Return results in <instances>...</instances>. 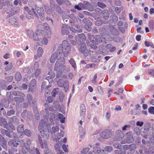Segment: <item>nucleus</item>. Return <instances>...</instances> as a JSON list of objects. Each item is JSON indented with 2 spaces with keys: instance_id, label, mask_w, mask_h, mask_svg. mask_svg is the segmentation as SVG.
Here are the masks:
<instances>
[{
  "instance_id": "23",
  "label": "nucleus",
  "mask_w": 154,
  "mask_h": 154,
  "mask_svg": "<svg viewBox=\"0 0 154 154\" xmlns=\"http://www.w3.org/2000/svg\"><path fill=\"white\" fill-rule=\"evenodd\" d=\"M85 107L84 105L82 104L81 106L80 115L81 116L84 117L85 115Z\"/></svg>"
},
{
  "instance_id": "55",
  "label": "nucleus",
  "mask_w": 154,
  "mask_h": 154,
  "mask_svg": "<svg viewBox=\"0 0 154 154\" xmlns=\"http://www.w3.org/2000/svg\"><path fill=\"white\" fill-rule=\"evenodd\" d=\"M95 37L97 43L102 41V38L100 35H97L95 36Z\"/></svg>"
},
{
  "instance_id": "22",
  "label": "nucleus",
  "mask_w": 154,
  "mask_h": 154,
  "mask_svg": "<svg viewBox=\"0 0 154 154\" xmlns=\"http://www.w3.org/2000/svg\"><path fill=\"white\" fill-rule=\"evenodd\" d=\"M88 38L90 39V41L94 44H97L96 38L93 35H91L90 33L88 34Z\"/></svg>"
},
{
  "instance_id": "56",
  "label": "nucleus",
  "mask_w": 154,
  "mask_h": 154,
  "mask_svg": "<svg viewBox=\"0 0 154 154\" xmlns=\"http://www.w3.org/2000/svg\"><path fill=\"white\" fill-rule=\"evenodd\" d=\"M68 15V17H69L70 18L72 19L74 21H76L77 20V19L75 17L74 15L73 14H71Z\"/></svg>"
},
{
  "instance_id": "63",
  "label": "nucleus",
  "mask_w": 154,
  "mask_h": 154,
  "mask_svg": "<svg viewBox=\"0 0 154 154\" xmlns=\"http://www.w3.org/2000/svg\"><path fill=\"white\" fill-rule=\"evenodd\" d=\"M13 78L14 77L13 76H10L9 77H7L5 78V79L7 81L10 82H11L13 80Z\"/></svg>"
},
{
  "instance_id": "24",
  "label": "nucleus",
  "mask_w": 154,
  "mask_h": 154,
  "mask_svg": "<svg viewBox=\"0 0 154 154\" xmlns=\"http://www.w3.org/2000/svg\"><path fill=\"white\" fill-rule=\"evenodd\" d=\"M61 32L63 34L67 35L68 34L67 26L66 25H63L62 26Z\"/></svg>"
},
{
  "instance_id": "14",
  "label": "nucleus",
  "mask_w": 154,
  "mask_h": 154,
  "mask_svg": "<svg viewBox=\"0 0 154 154\" xmlns=\"http://www.w3.org/2000/svg\"><path fill=\"white\" fill-rule=\"evenodd\" d=\"M112 133L108 130H105L102 132L100 134L101 137L104 139H107L111 137Z\"/></svg>"
},
{
  "instance_id": "57",
  "label": "nucleus",
  "mask_w": 154,
  "mask_h": 154,
  "mask_svg": "<svg viewBox=\"0 0 154 154\" xmlns=\"http://www.w3.org/2000/svg\"><path fill=\"white\" fill-rule=\"evenodd\" d=\"M57 8H56L57 9V12L59 14H61L63 13V11L62 10L61 8V7L59 6V5H56Z\"/></svg>"
},
{
  "instance_id": "17",
  "label": "nucleus",
  "mask_w": 154,
  "mask_h": 154,
  "mask_svg": "<svg viewBox=\"0 0 154 154\" xmlns=\"http://www.w3.org/2000/svg\"><path fill=\"white\" fill-rule=\"evenodd\" d=\"M49 76L47 77L45 79L49 83H52L53 82V79L54 78L55 75L54 72L52 71L49 72Z\"/></svg>"
},
{
  "instance_id": "13",
  "label": "nucleus",
  "mask_w": 154,
  "mask_h": 154,
  "mask_svg": "<svg viewBox=\"0 0 154 154\" xmlns=\"http://www.w3.org/2000/svg\"><path fill=\"white\" fill-rule=\"evenodd\" d=\"M75 39L77 43L79 45L82 42H84L86 39V37L83 33L79 34L75 36Z\"/></svg>"
},
{
  "instance_id": "60",
  "label": "nucleus",
  "mask_w": 154,
  "mask_h": 154,
  "mask_svg": "<svg viewBox=\"0 0 154 154\" xmlns=\"http://www.w3.org/2000/svg\"><path fill=\"white\" fill-rule=\"evenodd\" d=\"M113 146L116 149H119L121 147V145L118 143H115L113 144Z\"/></svg>"
},
{
  "instance_id": "20",
  "label": "nucleus",
  "mask_w": 154,
  "mask_h": 154,
  "mask_svg": "<svg viewBox=\"0 0 154 154\" xmlns=\"http://www.w3.org/2000/svg\"><path fill=\"white\" fill-rule=\"evenodd\" d=\"M0 125L3 126L5 128H7L8 124L6 120L2 117L0 118Z\"/></svg>"
},
{
  "instance_id": "21",
  "label": "nucleus",
  "mask_w": 154,
  "mask_h": 154,
  "mask_svg": "<svg viewBox=\"0 0 154 154\" xmlns=\"http://www.w3.org/2000/svg\"><path fill=\"white\" fill-rule=\"evenodd\" d=\"M20 11L19 8L18 7H15L12 8L10 12V14L12 16L15 14L18 13Z\"/></svg>"
},
{
  "instance_id": "35",
  "label": "nucleus",
  "mask_w": 154,
  "mask_h": 154,
  "mask_svg": "<svg viewBox=\"0 0 154 154\" xmlns=\"http://www.w3.org/2000/svg\"><path fill=\"white\" fill-rule=\"evenodd\" d=\"M51 117H50V120L52 125L54 124V121L55 120V115L53 113H51Z\"/></svg>"
},
{
  "instance_id": "4",
  "label": "nucleus",
  "mask_w": 154,
  "mask_h": 154,
  "mask_svg": "<svg viewBox=\"0 0 154 154\" xmlns=\"http://www.w3.org/2000/svg\"><path fill=\"white\" fill-rule=\"evenodd\" d=\"M20 143V145L23 147L22 151L23 154H40L37 148L30 152L29 147L27 146L23 140H21Z\"/></svg>"
},
{
  "instance_id": "42",
  "label": "nucleus",
  "mask_w": 154,
  "mask_h": 154,
  "mask_svg": "<svg viewBox=\"0 0 154 154\" xmlns=\"http://www.w3.org/2000/svg\"><path fill=\"white\" fill-rule=\"evenodd\" d=\"M44 8L46 13L48 14H50L51 13V10L48 6L47 5H45Z\"/></svg>"
},
{
  "instance_id": "2",
  "label": "nucleus",
  "mask_w": 154,
  "mask_h": 154,
  "mask_svg": "<svg viewBox=\"0 0 154 154\" xmlns=\"http://www.w3.org/2000/svg\"><path fill=\"white\" fill-rule=\"evenodd\" d=\"M71 47L67 41L64 40L62 42V44H57L54 46V50L57 51V52L61 53L65 57L69 56L71 51Z\"/></svg>"
},
{
  "instance_id": "7",
  "label": "nucleus",
  "mask_w": 154,
  "mask_h": 154,
  "mask_svg": "<svg viewBox=\"0 0 154 154\" xmlns=\"http://www.w3.org/2000/svg\"><path fill=\"white\" fill-rule=\"evenodd\" d=\"M38 142L40 144L41 147L42 148L44 149V154H48V152L51 151L48 148L47 143L45 140H42L41 137H38Z\"/></svg>"
},
{
  "instance_id": "47",
  "label": "nucleus",
  "mask_w": 154,
  "mask_h": 154,
  "mask_svg": "<svg viewBox=\"0 0 154 154\" xmlns=\"http://www.w3.org/2000/svg\"><path fill=\"white\" fill-rule=\"evenodd\" d=\"M112 18L113 21L114 22H116L118 20V18L116 16V15L114 14H112Z\"/></svg>"
},
{
  "instance_id": "43",
  "label": "nucleus",
  "mask_w": 154,
  "mask_h": 154,
  "mask_svg": "<svg viewBox=\"0 0 154 154\" xmlns=\"http://www.w3.org/2000/svg\"><path fill=\"white\" fill-rule=\"evenodd\" d=\"M59 91V89L58 88H56L54 89L52 92V95L53 97H55V96L58 94Z\"/></svg>"
},
{
  "instance_id": "49",
  "label": "nucleus",
  "mask_w": 154,
  "mask_h": 154,
  "mask_svg": "<svg viewBox=\"0 0 154 154\" xmlns=\"http://www.w3.org/2000/svg\"><path fill=\"white\" fill-rule=\"evenodd\" d=\"M90 150L89 148L87 147L84 148L81 151L82 153L84 154H86L88 151Z\"/></svg>"
},
{
  "instance_id": "48",
  "label": "nucleus",
  "mask_w": 154,
  "mask_h": 154,
  "mask_svg": "<svg viewBox=\"0 0 154 154\" xmlns=\"http://www.w3.org/2000/svg\"><path fill=\"white\" fill-rule=\"evenodd\" d=\"M32 98V97L30 94H28L27 95V99L26 100L28 103H29L31 102Z\"/></svg>"
},
{
  "instance_id": "51",
  "label": "nucleus",
  "mask_w": 154,
  "mask_h": 154,
  "mask_svg": "<svg viewBox=\"0 0 154 154\" xmlns=\"http://www.w3.org/2000/svg\"><path fill=\"white\" fill-rule=\"evenodd\" d=\"M105 150L106 152H110L112 151V148L110 146H107L105 148Z\"/></svg>"
},
{
  "instance_id": "46",
  "label": "nucleus",
  "mask_w": 154,
  "mask_h": 154,
  "mask_svg": "<svg viewBox=\"0 0 154 154\" xmlns=\"http://www.w3.org/2000/svg\"><path fill=\"white\" fill-rule=\"evenodd\" d=\"M24 132V134L28 137L31 136L32 134L31 131L28 129H26Z\"/></svg>"
},
{
  "instance_id": "45",
  "label": "nucleus",
  "mask_w": 154,
  "mask_h": 154,
  "mask_svg": "<svg viewBox=\"0 0 154 154\" xmlns=\"http://www.w3.org/2000/svg\"><path fill=\"white\" fill-rule=\"evenodd\" d=\"M132 137L131 133L128 132L127 133L126 140L128 142L131 140Z\"/></svg>"
},
{
  "instance_id": "25",
  "label": "nucleus",
  "mask_w": 154,
  "mask_h": 154,
  "mask_svg": "<svg viewBox=\"0 0 154 154\" xmlns=\"http://www.w3.org/2000/svg\"><path fill=\"white\" fill-rule=\"evenodd\" d=\"M79 131L80 132V138L82 139H84L85 135V130L81 128H79Z\"/></svg>"
},
{
  "instance_id": "36",
  "label": "nucleus",
  "mask_w": 154,
  "mask_h": 154,
  "mask_svg": "<svg viewBox=\"0 0 154 154\" xmlns=\"http://www.w3.org/2000/svg\"><path fill=\"white\" fill-rule=\"evenodd\" d=\"M37 56L38 57H40L43 54V49L41 47H38L37 51Z\"/></svg>"
},
{
  "instance_id": "38",
  "label": "nucleus",
  "mask_w": 154,
  "mask_h": 154,
  "mask_svg": "<svg viewBox=\"0 0 154 154\" xmlns=\"http://www.w3.org/2000/svg\"><path fill=\"white\" fill-rule=\"evenodd\" d=\"M144 43L145 45L147 47H151L153 48H154V45H153L152 42H150L148 41L147 42L146 41L144 42Z\"/></svg>"
},
{
  "instance_id": "53",
  "label": "nucleus",
  "mask_w": 154,
  "mask_h": 154,
  "mask_svg": "<svg viewBox=\"0 0 154 154\" xmlns=\"http://www.w3.org/2000/svg\"><path fill=\"white\" fill-rule=\"evenodd\" d=\"M51 11L52 16L54 17H56L57 15V9L56 8L55 9L52 10Z\"/></svg>"
},
{
  "instance_id": "16",
  "label": "nucleus",
  "mask_w": 154,
  "mask_h": 154,
  "mask_svg": "<svg viewBox=\"0 0 154 154\" xmlns=\"http://www.w3.org/2000/svg\"><path fill=\"white\" fill-rule=\"evenodd\" d=\"M36 81L33 79L32 80L29 87V90L31 92H34L35 89Z\"/></svg>"
},
{
  "instance_id": "5",
  "label": "nucleus",
  "mask_w": 154,
  "mask_h": 154,
  "mask_svg": "<svg viewBox=\"0 0 154 154\" xmlns=\"http://www.w3.org/2000/svg\"><path fill=\"white\" fill-rule=\"evenodd\" d=\"M59 130V128L57 126H53L52 128L51 132L52 134V138L53 141H56L60 139L61 137L63 136V134H61L60 133H57V135H56L55 133Z\"/></svg>"
},
{
  "instance_id": "28",
  "label": "nucleus",
  "mask_w": 154,
  "mask_h": 154,
  "mask_svg": "<svg viewBox=\"0 0 154 154\" xmlns=\"http://www.w3.org/2000/svg\"><path fill=\"white\" fill-rule=\"evenodd\" d=\"M13 67V65L12 63H10L8 65H7L5 67V69L6 70L4 72V73L6 75L7 73V71L9 70H11Z\"/></svg>"
},
{
  "instance_id": "10",
  "label": "nucleus",
  "mask_w": 154,
  "mask_h": 154,
  "mask_svg": "<svg viewBox=\"0 0 154 154\" xmlns=\"http://www.w3.org/2000/svg\"><path fill=\"white\" fill-rule=\"evenodd\" d=\"M79 44L81 45V46L79 48V51L83 54L85 56H87L88 55V52L85 43L84 42H82V43H80Z\"/></svg>"
},
{
  "instance_id": "8",
  "label": "nucleus",
  "mask_w": 154,
  "mask_h": 154,
  "mask_svg": "<svg viewBox=\"0 0 154 154\" xmlns=\"http://www.w3.org/2000/svg\"><path fill=\"white\" fill-rule=\"evenodd\" d=\"M35 9L38 15V16L37 17L39 18L41 20H44L45 19V17L44 15V11L43 8L35 6Z\"/></svg>"
},
{
  "instance_id": "41",
  "label": "nucleus",
  "mask_w": 154,
  "mask_h": 154,
  "mask_svg": "<svg viewBox=\"0 0 154 154\" xmlns=\"http://www.w3.org/2000/svg\"><path fill=\"white\" fill-rule=\"evenodd\" d=\"M17 130L18 131L22 133L24 131L23 125H20L17 128Z\"/></svg>"
},
{
  "instance_id": "33",
  "label": "nucleus",
  "mask_w": 154,
  "mask_h": 154,
  "mask_svg": "<svg viewBox=\"0 0 154 154\" xmlns=\"http://www.w3.org/2000/svg\"><path fill=\"white\" fill-rule=\"evenodd\" d=\"M84 8V5L82 3H79L77 5H75V8L78 10H81Z\"/></svg>"
},
{
  "instance_id": "1",
  "label": "nucleus",
  "mask_w": 154,
  "mask_h": 154,
  "mask_svg": "<svg viewBox=\"0 0 154 154\" xmlns=\"http://www.w3.org/2000/svg\"><path fill=\"white\" fill-rule=\"evenodd\" d=\"M27 34L30 38H33L34 41H37L38 44L40 45H42L43 43L46 45L48 43V38L43 37V36L40 34L39 31L38 30H36L35 33L32 31L28 30L27 31Z\"/></svg>"
},
{
  "instance_id": "44",
  "label": "nucleus",
  "mask_w": 154,
  "mask_h": 154,
  "mask_svg": "<svg viewBox=\"0 0 154 154\" xmlns=\"http://www.w3.org/2000/svg\"><path fill=\"white\" fill-rule=\"evenodd\" d=\"M104 13H106V14H103V18L106 20L108 19L109 17V14L108 13V11L105 10L104 11Z\"/></svg>"
},
{
  "instance_id": "34",
  "label": "nucleus",
  "mask_w": 154,
  "mask_h": 154,
  "mask_svg": "<svg viewBox=\"0 0 154 154\" xmlns=\"http://www.w3.org/2000/svg\"><path fill=\"white\" fill-rule=\"evenodd\" d=\"M50 4L51 10L55 9L57 8L56 5H55V3L53 0H50Z\"/></svg>"
},
{
  "instance_id": "15",
  "label": "nucleus",
  "mask_w": 154,
  "mask_h": 154,
  "mask_svg": "<svg viewBox=\"0 0 154 154\" xmlns=\"http://www.w3.org/2000/svg\"><path fill=\"white\" fill-rule=\"evenodd\" d=\"M150 124L149 122L145 123L144 126V132L147 135H150L152 133V131L151 129Z\"/></svg>"
},
{
  "instance_id": "64",
  "label": "nucleus",
  "mask_w": 154,
  "mask_h": 154,
  "mask_svg": "<svg viewBox=\"0 0 154 154\" xmlns=\"http://www.w3.org/2000/svg\"><path fill=\"white\" fill-rule=\"evenodd\" d=\"M149 112L151 113L154 114V107L153 106H151L148 109Z\"/></svg>"
},
{
  "instance_id": "12",
  "label": "nucleus",
  "mask_w": 154,
  "mask_h": 154,
  "mask_svg": "<svg viewBox=\"0 0 154 154\" xmlns=\"http://www.w3.org/2000/svg\"><path fill=\"white\" fill-rule=\"evenodd\" d=\"M124 137V134L123 132L121 130L117 131L116 133L115 137L114 140L119 141L121 140Z\"/></svg>"
},
{
  "instance_id": "9",
  "label": "nucleus",
  "mask_w": 154,
  "mask_h": 154,
  "mask_svg": "<svg viewBox=\"0 0 154 154\" xmlns=\"http://www.w3.org/2000/svg\"><path fill=\"white\" fill-rule=\"evenodd\" d=\"M57 84L58 86L60 87H64L65 91H67L69 89V85L68 82L66 81L63 82V80L59 79L57 81Z\"/></svg>"
},
{
  "instance_id": "62",
  "label": "nucleus",
  "mask_w": 154,
  "mask_h": 154,
  "mask_svg": "<svg viewBox=\"0 0 154 154\" xmlns=\"http://www.w3.org/2000/svg\"><path fill=\"white\" fill-rule=\"evenodd\" d=\"M68 15L66 14H64L62 16V18L64 22H66L68 21Z\"/></svg>"
},
{
  "instance_id": "50",
  "label": "nucleus",
  "mask_w": 154,
  "mask_h": 154,
  "mask_svg": "<svg viewBox=\"0 0 154 154\" xmlns=\"http://www.w3.org/2000/svg\"><path fill=\"white\" fill-rule=\"evenodd\" d=\"M70 30L71 31L73 32H75L76 31H77L78 32L80 33L82 32V31L81 29H78L76 30L72 27L70 28Z\"/></svg>"
},
{
  "instance_id": "40",
  "label": "nucleus",
  "mask_w": 154,
  "mask_h": 154,
  "mask_svg": "<svg viewBox=\"0 0 154 154\" xmlns=\"http://www.w3.org/2000/svg\"><path fill=\"white\" fill-rule=\"evenodd\" d=\"M111 45L110 44H107L106 46L107 48H110L109 49L110 51L111 52H112L115 51L116 49V48L115 47L112 46L111 47Z\"/></svg>"
},
{
  "instance_id": "11",
  "label": "nucleus",
  "mask_w": 154,
  "mask_h": 154,
  "mask_svg": "<svg viewBox=\"0 0 154 154\" xmlns=\"http://www.w3.org/2000/svg\"><path fill=\"white\" fill-rule=\"evenodd\" d=\"M54 53L52 55L50 58V62L53 63L55 61L57 58L60 57L61 56V53L60 52H57V51H55L54 50Z\"/></svg>"
},
{
  "instance_id": "29",
  "label": "nucleus",
  "mask_w": 154,
  "mask_h": 154,
  "mask_svg": "<svg viewBox=\"0 0 154 154\" xmlns=\"http://www.w3.org/2000/svg\"><path fill=\"white\" fill-rule=\"evenodd\" d=\"M57 3L60 5H61L64 3L69 4V2L68 0H56Z\"/></svg>"
},
{
  "instance_id": "32",
  "label": "nucleus",
  "mask_w": 154,
  "mask_h": 154,
  "mask_svg": "<svg viewBox=\"0 0 154 154\" xmlns=\"http://www.w3.org/2000/svg\"><path fill=\"white\" fill-rule=\"evenodd\" d=\"M59 140H57L56 141H53L54 142H56V143L55 144L54 146L55 149L58 152H59V150H61L60 149V146L59 145Z\"/></svg>"
},
{
  "instance_id": "19",
  "label": "nucleus",
  "mask_w": 154,
  "mask_h": 154,
  "mask_svg": "<svg viewBox=\"0 0 154 154\" xmlns=\"http://www.w3.org/2000/svg\"><path fill=\"white\" fill-rule=\"evenodd\" d=\"M110 30L112 32V34L113 35L117 36L119 34V32L115 27H114L112 26H110Z\"/></svg>"
},
{
  "instance_id": "31",
  "label": "nucleus",
  "mask_w": 154,
  "mask_h": 154,
  "mask_svg": "<svg viewBox=\"0 0 154 154\" xmlns=\"http://www.w3.org/2000/svg\"><path fill=\"white\" fill-rule=\"evenodd\" d=\"M15 78L17 81H20L22 78V75L21 73L19 72H17L15 75Z\"/></svg>"
},
{
  "instance_id": "52",
  "label": "nucleus",
  "mask_w": 154,
  "mask_h": 154,
  "mask_svg": "<svg viewBox=\"0 0 154 154\" xmlns=\"http://www.w3.org/2000/svg\"><path fill=\"white\" fill-rule=\"evenodd\" d=\"M129 149L130 150H133L136 148V145L134 144H132L130 145Z\"/></svg>"
},
{
  "instance_id": "61",
  "label": "nucleus",
  "mask_w": 154,
  "mask_h": 154,
  "mask_svg": "<svg viewBox=\"0 0 154 154\" xmlns=\"http://www.w3.org/2000/svg\"><path fill=\"white\" fill-rule=\"evenodd\" d=\"M15 112L14 111L13 109H11L7 112V115L8 116H10L11 115L14 114Z\"/></svg>"
},
{
  "instance_id": "58",
  "label": "nucleus",
  "mask_w": 154,
  "mask_h": 154,
  "mask_svg": "<svg viewBox=\"0 0 154 154\" xmlns=\"http://www.w3.org/2000/svg\"><path fill=\"white\" fill-rule=\"evenodd\" d=\"M40 73V69H37L35 72V77H38Z\"/></svg>"
},
{
  "instance_id": "18",
  "label": "nucleus",
  "mask_w": 154,
  "mask_h": 154,
  "mask_svg": "<svg viewBox=\"0 0 154 154\" xmlns=\"http://www.w3.org/2000/svg\"><path fill=\"white\" fill-rule=\"evenodd\" d=\"M98 143H96V145L94 146L93 147L94 152L95 150H96V151L95 152L100 154V153H102L104 152V150L103 149H101L98 146Z\"/></svg>"
},
{
  "instance_id": "59",
  "label": "nucleus",
  "mask_w": 154,
  "mask_h": 154,
  "mask_svg": "<svg viewBox=\"0 0 154 154\" xmlns=\"http://www.w3.org/2000/svg\"><path fill=\"white\" fill-rule=\"evenodd\" d=\"M149 26L150 28L153 29L154 28V21L151 20L149 23Z\"/></svg>"
},
{
  "instance_id": "3",
  "label": "nucleus",
  "mask_w": 154,
  "mask_h": 154,
  "mask_svg": "<svg viewBox=\"0 0 154 154\" xmlns=\"http://www.w3.org/2000/svg\"><path fill=\"white\" fill-rule=\"evenodd\" d=\"M44 120L42 119L41 122L40 123L38 129L39 131L42 136H44L45 135V137L47 138H49V133L48 129L47 127L46 122L48 121V118H44Z\"/></svg>"
},
{
  "instance_id": "26",
  "label": "nucleus",
  "mask_w": 154,
  "mask_h": 154,
  "mask_svg": "<svg viewBox=\"0 0 154 154\" xmlns=\"http://www.w3.org/2000/svg\"><path fill=\"white\" fill-rule=\"evenodd\" d=\"M8 144L10 146H13L16 147L19 144V143H17L15 140H11L8 142Z\"/></svg>"
},
{
  "instance_id": "39",
  "label": "nucleus",
  "mask_w": 154,
  "mask_h": 154,
  "mask_svg": "<svg viewBox=\"0 0 154 154\" xmlns=\"http://www.w3.org/2000/svg\"><path fill=\"white\" fill-rule=\"evenodd\" d=\"M23 97H15L14 98V100L19 102H22L24 100V99Z\"/></svg>"
},
{
  "instance_id": "27",
  "label": "nucleus",
  "mask_w": 154,
  "mask_h": 154,
  "mask_svg": "<svg viewBox=\"0 0 154 154\" xmlns=\"http://www.w3.org/2000/svg\"><path fill=\"white\" fill-rule=\"evenodd\" d=\"M9 22L11 24L13 25L17 26L18 25V23L17 20L15 18H13L10 19Z\"/></svg>"
},
{
  "instance_id": "54",
  "label": "nucleus",
  "mask_w": 154,
  "mask_h": 154,
  "mask_svg": "<svg viewBox=\"0 0 154 154\" xmlns=\"http://www.w3.org/2000/svg\"><path fill=\"white\" fill-rule=\"evenodd\" d=\"M32 71V68H30L29 69L28 68H25L23 70V72H26L28 73H30Z\"/></svg>"
},
{
  "instance_id": "30",
  "label": "nucleus",
  "mask_w": 154,
  "mask_h": 154,
  "mask_svg": "<svg viewBox=\"0 0 154 154\" xmlns=\"http://www.w3.org/2000/svg\"><path fill=\"white\" fill-rule=\"evenodd\" d=\"M69 61L72 67H73L74 69H75L76 67V63L75 60L73 59L70 58L69 60Z\"/></svg>"
},
{
  "instance_id": "37",
  "label": "nucleus",
  "mask_w": 154,
  "mask_h": 154,
  "mask_svg": "<svg viewBox=\"0 0 154 154\" xmlns=\"http://www.w3.org/2000/svg\"><path fill=\"white\" fill-rule=\"evenodd\" d=\"M27 12L28 14H32L33 16L34 15L36 17L38 16V14L35 12V9L33 8H32L31 10H29Z\"/></svg>"
},
{
  "instance_id": "6",
  "label": "nucleus",
  "mask_w": 154,
  "mask_h": 154,
  "mask_svg": "<svg viewBox=\"0 0 154 154\" xmlns=\"http://www.w3.org/2000/svg\"><path fill=\"white\" fill-rule=\"evenodd\" d=\"M65 63V60L63 57L59 58L55 63V69L57 71L58 69L61 70L64 69L66 68Z\"/></svg>"
}]
</instances>
